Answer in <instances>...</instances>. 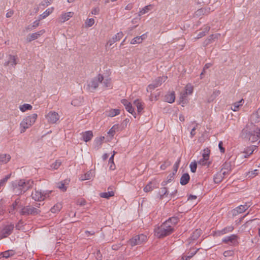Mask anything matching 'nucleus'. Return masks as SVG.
<instances>
[{
	"label": "nucleus",
	"mask_w": 260,
	"mask_h": 260,
	"mask_svg": "<svg viewBox=\"0 0 260 260\" xmlns=\"http://www.w3.org/2000/svg\"><path fill=\"white\" fill-rule=\"evenodd\" d=\"M94 23V20L93 18H90L86 20L85 22V24L88 27H91L92 26Z\"/></svg>",
	"instance_id": "nucleus-53"
},
{
	"label": "nucleus",
	"mask_w": 260,
	"mask_h": 260,
	"mask_svg": "<svg viewBox=\"0 0 260 260\" xmlns=\"http://www.w3.org/2000/svg\"><path fill=\"white\" fill-rule=\"evenodd\" d=\"M210 27L209 25H205L202 31V35H198L197 38L199 39L205 36L209 31Z\"/></svg>",
	"instance_id": "nucleus-34"
},
{
	"label": "nucleus",
	"mask_w": 260,
	"mask_h": 260,
	"mask_svg": "<svg viewBox=\"0 0 260 260\" xmlns=\"http://www.w3.org/2000/svg\"><path fill=\"white\" fill-rule=\"evenodd\" d=\"M220 36L219 34H216L214 35H210L204 42V44L205 46H207L209 44H210L215 39H218V38Z\"/></svg>",
	"instance_id": "nucleus-19"
},
{
	"label": "nucleus",
	"mask_w": 260,
	"mask_h": 260,
	"mask_svg": "<svg viewBox=\"0 0 260 260\" xmlns=\"http://www.w3.org/2000/svg\"><path fill=\"white\" fill-rule=\"evenodd\" d=\"M61 208V204L60 203H57L51 208L50 211L52 213H55L59 212Z\"/></svg>",
	"instance_id": "nucleus-36"
},
{
	"label": "nucleus",
	"mask_w": 260,
	"mask_h": 260,
	"mask_svg": "<svg viewBox=\"0 0 260 260\" xmlns=\"http://www.w3.org/2000/svg\"><path fill=\"white\" fill-rule=\"evenodd\" d=\"M118 125H114L109 130V131L108 132V134L111 137H112L115 135V134L116 133V131H118Z\"/></svg>",
	"instance_id": "nucleus-42"
},
{
	"label": "nucleus",
	"mask_w": 260,
	"mask_h": 260,
	"mask_svg": "<svg viewBox=\"0 0 260 260\" xmlns=\"http://www.w3.org/2000/svg\"><path fill=\"white\" fill-rule=\"evenodd\" d=\"M170 165L171 162L170 161H165L160 166V168L162 170H165L168 166H169Z\"/></svg>",
	"instance_id": "nucleus-61"
},
{
	"label": "nucleus",
	"mask_w": 260,
	"mask_h": 260,
	"mask_svg": "<svg viewBox=\"0 0 260 260\" xmlns=\"http://www.w3.org/2000/svg\"><path fill=\"white\" fill-rule=\"evenodd\" d=\"M242 135L244 138L248 139L252 143L258 141L260 142V128L258 127L249 128L246 127L242 130Z\"/></svg>",
	"instance_id": "nucleus-2"
},
{
	"label": "nucleus",
	"mask_w": 260,
	"mask_h": 260,
	"mask_svg": "<svg viewBox=\"0 0 260 260\" xmlns=\"http://www.w3.org/2000/svg\"><path fill=\"white\" fill-rule=\"evenodd\" d=\"M82 100V99H81L80 101L75 99L72 101L71 104H72V105H73L75 106H78L80 105V104L81 103Z\"/></svg>",
	"instance_id": "nucleus-59"
},
{
	"label": "nucleus",
	"mask_w": 260,
	"mask_h": 260,
	"mask_svg": "<svg viewBox=\"0 0 260 260\" xmlns=\"http://www.w3.org/2000/svg\"><path fill=\"white\" fill-rule=\"evenodd\" d=\"M34 181L31 180H20L12 183L13 191L17 194L24 193L29 188H31Z\"/></svg>",
	"instance_id": "nucleus-1"
},
{
	"label": "nucleus",
	"mask_w": 260,
	"mask_h": 260,
	"mask_svg": "<svg viewBox=\"0 0 260 260\" xmlns=\"http://www.w3.org/2000/svg\"><path fill=\"white\" fill-rule=\"evenodd\" d=\"M234 229V228L233 226L230 225L225 227V228L223 229L222 230L219 231L216 233V234L220 236L221 235H224L226 233L231 232L233 231Z\"/></svg>",
	"instance_id": "nucleus-21"
},
{
	"label": "nucleus",
	"mask_w": 260,
	"mask_h": 260,
	"mask_svg": "<svg viewBox=\"0 0 260 260\" xmlns=\"http://www.w3.org/2000/svg\"><path fill=\"white\" fill-rule=\"evenodd\" d=\"M9 59L11 60V63L12 66H15L17 62L16 61V57L15 56L10 55Z\"/></svg>",
	"instance_id": "nucleus-55"
},
{
	"label": "nucleus",
	"mask_w": 260,
	"mask_h": 260,
	"mask_svg": "<svg viewBox=\"0 0 260 260\" xmlns=\"http://www.w3.org/2000/svg\"><path fill=\"white\" fill-rule=\"evenodd\" d=\"M53 10V8L48 9L46 10L42 14L40 15L39 16V20L45 19L46 17L49 16L51 13H52Z\"/></svg>",
	"instance_id": "nucleus-27"
},
{
	"label": "nucleus",
	"mask_w": 260,
	"mask_h": 260,
	"mask_svg": "<svg viewBox=\"0 0 260 260\" xmlns=\"http://www.w3.org/2000/svg\"><path fill=\"white\" fill-rule=\"evenodd\" d=\"M14 228V224L12 223L5 225L1 232L2 238H6L10 235L12 233Z\"/></svg>",
	"instance_id": "nucleus-11"
},
{
	"label": "nucleus",
	"mask_w": 260,
	"mask_h": 260,
	"mask_svg": "<svg viewBox=\"0 0 260 260\" xmlns=\"http://www.w3.org/2000/svg\"><path fill=\"white\" fill-rule=\"evenodd\" d=\"M11 159V156L9 154H0V163L7 164Z\"/></svg>",
	"instance_id": "nucleus-24"
},
{
	"label": "nucleus",
	"mask_w": 260,
	"mask_h": 260,
	"mask_svg": "<svg viewBox=\"0 0 260 260\" xmlns=\"http://www.w3.org/2000/svg\"><path fill=\"white\" fill-rule=\"evenodd\" d=\"M175 175V173L173 172L172 173V174H170L169 176L168 177V180L167 181H164L162 183H161V185L162 186H165L167 185V184L168 183V182H171V181L172 180V178H173L174 176Z\"/></svg>",
	"instance_id": "nucleus-47"
},
{
	"label": "nucleus",
	"mask_w": 260,
	"mask_h": 260,
	"mask_svg": "<svg viewBox=\"0 0 260 260\" xmlns=\"http://www.w3.org/2000/svg\"><path fill=\"white\" fill-rule=\"evenodd\" d=\"M242 103H243V100H241L239 102H235L233 104V105L231 107V109L233 111H237L239 110L240 106H241L243 104Z\"/></svg>",
	"instance_id": "nucleus-33"
},
{
	"label": "nucleus",
	"mask_w": 260,
	"mask_h": 260,
	"mask_svg": "<svg viewBox=\"0 0 260 260\" xmlns=\"http://www.w3.org/2000/svg\"><path fill=\"white\" fill-rule=\"evenodd\" d=\"M201 234V230L200 229L196 230L190 237L189 240L194 241L197 240Z\"/></svg>",
	"instance_id": "nucleus-28"
},
{
	"label": "nucleus",
	"mask_w": 260,
	"mask_h": 260,
	"mask_svg": "<svg viewBox=\"0 0 260 260\" xmlns=\"http://www.w3.org/2000/svg\"><path fill=\"white\" fill-rule=\"evenodd\" d=\"M104 87H111V80L109 79H103L102 83H101Z\"/></svg>",
	"instance_id": "nucleus-46"
},
{
	"label": "nucleus",
	"mask_w": 260,
	"mask_h": 260,
	"mask_svg": "<svg viewBox=\"0 0 260 260\" xmlns=\"http://www.w3.org/2000/svg\"><path fill=\"white\" fill-rule=\"evenodd\" d=\"M223 178V176H222L221 172L217 173L214 176V181L215 183H219L222 181Z\"/></svg>",
	"instance_id": "nucleus-35"
},
{
	"label": "nucleus",
	"mask_w": 260,
	"mask_h": 260,
	"mask_svg": "<svg viewBox=\"0 0 260 260\" xmlns=\"http://www.w3.org/2000/svg\"><path fill=\"white\" fill-rule=\"evenodd\" d=\"M238 236L236 235H232L230 236L225 237L222 239V242L224 243L231 242L233 245H236L237 243Z\"/></svg>",
	"instance_id": "nucleus-14"
},
{
	"label": "nucleus",
	"mask_w": 260,
	"mask_h": 260,
	"mask_svg": "<svg viewBox=\"0 0 260 260\" xmlns=\"http://www.w3.org/2000/svg\"><path fill=\"white\" fill-rule=\"evenodd\" d=\"M158 187V183L155 181H151L144 187V191L146 192L152 191L154 188Z\"/></svg>",
	"instance_id": "nucleus-17"
},
{
	"label": "nucleus",
	"mask_w": 260,
	"mask_h": 260,
	"mask_svg": "<svg viewBox=\"0 0 260 260\" xmlns=\"http://www.w3.org/2000/svg\"><path fill=\"white\" fill-rule=\"evenodd\" d=\"M175 100V92L174 91L169 93L165 95V101L169 103H173Z\"/></svg>",
	"instance_id": "nucleus-22"
},
{
	"label": "nucleus",
	"mask_w": 260,
	"mask_h": 260,
	"mask_svg": "<svg viewBox=\"0 0 260 260\" xmlns=\"http://www.w3.org/2000/svg\"><path fill=\"white\" fill-rule=\"evenodd\" d=\"M167 78V76H165L158 77L153 81L152 84L148 85L147 88V92H151L155 88L160 86L163 82H165Z\"/></svg>",
	"instance_id": "nucleus-8"
},
{
	"label": "nucleus",
	"mask_w": 260,
	"mask_h": 260,
	"mask_svg": "<svg viewBox=\"0 0 260 260\" xmlns=\"http://www.w3.org/2000/svg\"><path fill=\"white\" fill-rule=\"evenodd\" d=\"M19 202V201L18 199L15 200L14 203L12 205V206L10 207V209H9L10 213H11L12 214L14 213V211L16 209V208L17 206L18 205Z\"/></svg>",
	"instance_id": "nucleus-45"
},
{
	"label": "nucleus",
	"mask_w": 260,
	"mask_h": 260,
	"mask_svg": "<svg viewBox=\"0 0 260 260\" xmlns=\"http://www.w3.org/2000/svg\"><path fill=\"white\" fill-rule=\"evenodd\" d=\"M126 110L130 113H131L135 118L136 117V113L134 111V109L133 108L131 104L125 108Z\"/></svg>",
	"instance_id": "nucleus-49"
},
{
	"label": "nucleus",
	"mask_w": 260,
	"mask_h": 260,
	"mask_svg": "<svg viewBox=\"0 0 260 260\" xmlns=\"http://www.w3.org/2000/svg\"><path fill=\"white\" fill-rule=\"evenodd\" d=\"M193 90V87L191 84H187L186 86L185 92L180 97V99H182V102H183V99L186 98L187 94H191L192 93Z\"/></svg>",
	"instance_id": "nucleus-18"
},
{
	"label": "nucleus",
	"mask_w": 260,
	"mask_h": 260,
	"mask_svg": "<svg viewBox=\"0 0 260 260\" xmlns=\"http://www.w3.org/2000/svg\"><path fill=\"white\" fill-rule=\"evenodd\" d=\"M15 253V252L13 250H9L1 253L0 255H2L3 257L8 258L14 255Z\"/></svg>",
	"instance_id": "nucleus-32"
},
{
	"label": "nucleus",
	"mask_w": 260,
	"mask_h": 260,
	"mask_svg": "<svg viewBox=\"0 0 260 260\" xmlns=\"http://www.w3.org/2000/svg\"><path fill=\"white\" fill-rule=\"evenodd\" d=\"M123 34L122 32H119L116 35H115L114 37H113L111 39H110L107 42V45L110 46H112L115 42L120 40L123 37Z\"/></svg>",
	"instance_id": "nucleus-16"
},
{
	"label": "nucleus",
	"mask_w": 260,
	"mask_h": 260,
	"mask_svg": "<svg viewBox=\"0 0 260 260\" xmlns=\"http://www.w3.org/2000/svg\"><path fill=\"white\" fill-rule=\"evenodd\" d=\"M251 206L250 203H246L244 205H240L233 210V214L236 216L239 214L243 213Z\"/></svg>",
	"instance_id": "nucleus-12"
},
{
	"label": "nucleus",
	"mask_w": 260,
	"mask_h": 260,
	"mask_svg": "<svg viewBox=\"0 0 260 260\" xmlns=\"http://www.w3.org/2000/svg\"><path fill=\"white\" fill-rule=\"evenodd\" d=\"M134 104L137 108V111L139 113H141L143 110V104L139 100H136L134 101Z\"/></svg>",
	"instance_id": "nucleus-31"
},
{
	"label": "nucleus",
	"mask_w": 260,
	"mask_h": 260,
	"mask_svg": "<svg viewBox=\"0 0 260 260\" xmlns=\"http://www.w3.org/2000/svg\"><path fill=\"white\" fill-rule=\"evenodd\" d=\"M257 174V170H254L251 172H248L247 174V176L248 177L253 178Z\"/></svg>",
	"instance_id": "nucleus-57"
},
{
	"label": "nucleus",
	"mask_w": 260,
	"mask_h": 260,
	"mask_svg": "<svg viewBox=\"0 0 260 260\" xmlns=\"http://www.w3.org/2000/svg\"><path fill=\"white\" fill-rule=\"evenodd\" d=\"M45 30L42 29V30H41L37 32L29 34L27 37V40L29 42H31L32 41L38 39L39 37H40L44 33H45Z\"/></svg>",
	"instance_id": "nucleus-13"
},
{
	"label": "nucleus",
	"mask_w": 260,
	"mask_h": 260,
	"mask_svg": "<svg viewBox=\"0 0 260 260\" xmlns=\"http://www.w3.org/2000/svg\"><path fill=\"white\" fill-rule=\"evenodd\" d=\"M190 177L188 174L185 173L183 174L180 179L181 184L184 185H186L189 181Z\"/></svg>",
	"instance_id": "nucleus-26"
},
{
	"label": "nucleus",
	"mask_w": 260,
	"mask_h": 260,
	"mask_svg": "<svg viewBox=\"0 0 260 260\" xmlns=\"http://www.w3.org/2000/svg\"><path fill=\"white\" fill-rule=\"evenodd\" d=\"M197 165L196 162H192L190 164V170L192 172L194 173L196 171Z\"/></svg>",
	"instance_id": "nucleus-56"
},
{
	"label": "nucleus",
	"mask_w": 260,
	"mask_h": 260,
	"mask_svg": "<svg viewBox=\"0 0 260 260\" xmlns=\"http://www.w3.org/2000/svg\"><path fill=\"white\" fill-rule=\"evenodd\" d=\"M38 115L37 114H32L24 118L20 123V133H24L26 129L29 128L35 122Z\"/></svg>",
	"instance_id": "nucleus-4"
},
{
	"label": "nucleus",
	"mask_w": 260,
	"mask_h": 260,
	"mask_svg": "<svg viewBox=\"0 0 260 260\" xmlns=\"http://www.w3.org/2000/svg\"><path fill=\"white\" fill-rule=\"evenodd\" d=\"M48 122L49 123H55L59 119V116L58 114L55 111H50L45 116Z\"/></svg>",
	"instance_id": "nucleus-10"
},
{
	"label": "nucleus",
	"mask_w": 260,
	"mask_h": 260,
	"mask_svg": "<svg viewBox=\"0 0 260 260\" xmlns=\"http://www.w3.org/2000/svg\"><path fill=\"white\" fill-rule=\"evenodd\" d=\"M96 258L97 260H102V256L100 250H98L96 254Z\"/></svg>",
	"instance_id": "nucleus-63"
},
{
	"label": "nucleus",
	"mask_w": 260,
	"mask_h": 260,
	"mask_svg": "<svg viewBox=\"0 0 260 260\" xmlns=\"http://www.w3.org/2000/svg\"><path fill=\"white\" fill-rule=\"evenodd\" d=\"M92 137L93 134L91 131H87L83 134V139L85 142L90 141Z\"/></svg>",
	"instance_id": "nucleus-30"
},
{
	"label": "nucleus",
	"mask_w": 260,
	"mask_h": 260,
	"mask_svg": "<svg viewBox=\"0 0 260 260\" xmlns=\"http://www.w3.org/2000/svg\"><path fill=\"white\" fill-rule=\"evenodd\" d=\"M234 252L233 250H227L224 252L223 255L225 257H230L233 256Z\"/></svg>",
	"instance_id": "nucleus-58"
},
{
	"label": "nucleus",
	"mask_w": 260,
	"mask_h": 260,
	"mask_svg": "<svg viewBox=\"0 0 260 260\" xmlns=\"http://www.w3.org/2000/svg\"><path fill=\"white\" fill-rule=\"evenodd\" d=\"M147 240V236L144 234L136 235L128 241L129 244L132 246L140 245Z\"/></svg>",
	"instance_id": "nucleus-7"
},
{
	"label": "nucleus",
	"mask_w": 260,
	"mask_h": 260,
	"mask_svg": "<svg viewBox=\"0 0 260 260\" xmlns=\"http://www.w3.org/2000/svg\"><path fill=\"white\" fill-rule=\"evenodd\" d=\"M231 162L225 161L222 165L221 170L222 171L226 170V171H229V170H231Z\"/></svg>",
	"instance_id": "nucleus-43"
},
{
	"label": "nucleus",
	"mask_w": 260,
	"mask_h": 260,
	"mask_svg": "<svg viewBox=\"0 0 260 260\" xmlns=\"http://www.w3.org/2000/svg\"><path fill=\"white\" fill-rule=\"evenodd\" d=\"M210 153V150L208 148L205 149L203 150V153L202 154V156L204 157V159H209V155Z\"/></svg>",
	"instance_id": "nucleus-44"
},
{
	"label": "nucleus",
	"mask_w": 260,
	"mask_h": 260,
	"mask_svg": "<svg viewBox=\"0 0 260 260\" xmlns=\"http://www.w3.org/2000/svg\"><path fill=\"white\" fill-rule=\"evenodd\" d=\"M151 5L146 6L144 7L139 12V15H143L147 13L148 11L150 10Z\"/></svg>",
	"instance_id": "nucleus-48"
},
{
	"label": "nucleus",
	"mask_w": 260,
	"mask_h": 260,
	"mask_svg": "<svg viewBox=\"0 0 260 260\" xmlns=\"http://www.w3.org/2000/svg\"><path fill=\"white\" fill-rule=\"evenodd\" d=\"M40 210L39 209L31 206L24 207L20 211V214L23 215H36L40 214Z\"/></svg>",
	"instance_id": "nucleus-9"
},
{
	"label": "nucleus",
	"mask_w": 260,
	"mask_h": 260,
	"mask_svg": "<svg viewBox=\"0 0 260 260\" xmlns=\"http://www.w3.org/2000/svg\"><path fill=\"white\" fill-rule=\"evenodd\" d=\"M11 174H8L0 181V185L4 186L8 180L10 178Z\"/></svg>",
	"instance_id": "nucleus-51"
},
{
	"label": "nucleus",
	"mask_w": 260,
	"mask_h": 260,
	"mask_svg": "<svg viewBox=\"0 0 260 260\" xmlns=\"http://www.w3.org/2000/svg\"><path fill=\"white\" fill-rule=\"evenodd\" d=\"M178 218L176 217H172L166 221V222H169V225H172L173 229H174V226L178 222Z\"/></svg>",
	"instance_id": "nucleus-38"
},
{
	"label": "nucleus",
	"mask_w": 260,
	"mask_h": 260,
	"mask_svg": "<svg viewBox=\"0 0 260 260\" xmlns=\"http://www.w3.org/2000/svg\"><path fill=\"white\" fill-rule=\"evenodd\" d=\"M100 9L99 8H95L93 9L91 13L93 15H98L99 13Z\"/></svg>",
	"instance_id": "nucleus-64"
},
{
	"label": "nucleus",
	"mask_w": 260,
	"mask_h": 260,
	"mask_svg": "<svg viewBox=\"0 0 260 260\" xmlns=\"http://www.w3.org/2000/svg\"><path fill=\"white\" fill-rule=\"evenodd\" d=\"M67 180H64L63 182H59L57 184V187L63 191L67 190V187L65 186V184L67 183Z\"/></svg>",
	"instance_id": "nucleus-40"
},
{
	"label": "nucleus",
	"mask_w": 260,
	"mask_h": 260,
	"mask_svg": "<svg viewBox=\"0 0 260 260\" xmlns=\"http://www.w3.org/2000/svg\"><path fill=\"white\" fill-rule=\"evenodd\" d=\"M146 38V35L145 34H143L141 36H138L134 38L131 42L132 44H139L142 43L143 40H145Z\"/></svg>",
	"instance_id": "nucleus-20"
},
{
	"label": "nucleus",
	"mask_w": 260,
	"mask_h": 260,
	"mask_svg": "<svg viewBox=\"0 0 260 260\" xmlns=\"http://www.w3.org/2000/svg\"><path fill=\"white\" fill-rule=\"evenodd\" d=\"M32 108V106L28 104H24L19 107L20 110L23 112L27 110H31Z\"/></svg>",
	"instance_id": "nucleus-41"
},
{
	"label": "nucleus",
	"mask_w": 260,
	"mask_h": 260,
	"mask_svg": "<svg viewBox=\"0 0 260 260\" xmlns=\"http://www.w3.org/2000/svg\"><path fill=\"white\" fill-rule=\"evenodd\" d=\"M61 164V161L59 160H56L55 162L52 164L51 167L54 170H56L59 167Z\"/></svg>",
	"instance_id": "nucleus-52"
},
{
	"label": "nucleus",
	"mask_w": 260,
	"mask_h": 260,
	"mask_svg": "<svg viewBox=\"0 0 260 260\" xmlns=\"http://www.w3.org/2000/svg\"><path fill=\"white\" fill-rule=\"evenodd\" d=\"M160 199H162L168 195V191L166 187H164L160 189L158 193Z\"/></svg>",
	"instance_id": "nucleus-25"
},
{
	"label": "nucleus",
	"mask_w": 260,
	"mask_h": 260,
	"mask_svg": "<svg viewBox=\"0 0 260 260\" xmlns=\"http://www.w3.org/2000/svg\"><path fill=\"white\" fill-rule=\"evenodd\" d=\"M103 79L104 77L102 75H98L97 76L88 82L86 88V90L90 92H93L98 87L99 84L102 83Z\"/></svg>",
	"instance_id": "nucleus-5"
},
{
	"label": "nucleus",
	"mask_w": 260,
	"mask_h": 260,
	"mask_svg": "<svg viewBox=\"0 0 260 260\" xmlns=\"http://www.w3.org/2000/svg\"><path fill=\"white\" fill-rule=\"evenodd\" d=\"M52 192L51 190H46L44 192H42L39 190L35 189L31 193V198L35 201H41L49 197V194Z\"/></svg>",
	"instance_id": "nucleus-6"
},
{
	"label": "nucleus",
	"mask_w": 260,
	"mask_h": 260,
	"mask_svg": "<svg viewBox=\"0 0 260 260\" xmlns=\"http://www.w3.org/2000/svg\"><path fill=\"white\" fill-rule=\"evenodd\" d=\"M180 162V158L178 159L177 161L176 162V163L174 164V165L173 166L174 171L175 173H176L177 172V170H178V168L179 167V165Z\"/></svg>",
	"instance_id": "nucleus-60"
},
{
	"label": "nucleus",
	"mask_w": 260,
	"mask_h": 260,
	"mask_svg": "<svg viewBox=\"0 0 260 260\" xmlns=\"http://www.w3.org/2000/svg\"><path fill=\"white\" fill-rule=\"evenodd\" d=\"M120 113V110L119 109H111L108 111H106V115L108 117H113Z\"/></svg>",
	"instance_id": "nucleus-23"
},
{
	"label": "nucleus",
	"mask_w": 260,
	"mask_h": 260,
	"mask_svg": "<svg viewBox=\"0 0 260 260\" xmlns=\"http://www.w3.org/2000/svg\"><path fill=\"white\" fill-rule=\"evenodd\" d=\"M74 14V13L73 12L62 13L59 18V21L61 23H64L72 18Z\"/></svg>",
	"instance_id": "nucleus-15"
},
{
	"label": "nucleus",
	"mask_w": 260,
	"mask_h": 260,
	"mask_svg": "<svg viewBox=\"0 0 260 260\" xmlns=\"http://www.w3.org/2000/svg\"><path fill=\"white\" fill-rule=\"evenodd\" d=\"M208 159H204V157L201 159L199 161H198V164L202 166H209L210 162H208Z\"/></svg>",
	"instance_id": "nucleus-50"
},
{
	"label": "nucleus",
	"mask_w": 260,
	"mask_h": 260,
	"mask_svg": "<svg viewBox=\"0 0 260 260\" xmlns=\"http://www.w3.org/2000/svg\"><path fill=\"white\" fill-rule=\"evenodd\" d=\"M114 196V193L113 191L108 192H102L100 193V197L103 198L109 199L111 197Z\"/></svg>",
	"instance_id": "nucleus-37"
},
{
	"label": "nucleus",
	"mask_w": 260,
	"mask_h": 260,
	"mask_svg": "<svg viewBox=\"0 0 260 260\" xmlns=\"http://www.w3.org/2000/svg\"><path fill=\"white\" fill-rule=\"evenodd\" d=\"M199 250V248L196 250H195L194 249H190V251L187 253V254H188L189 258H191L194 255L196 254V253L198 252Z\"/></svg>",
	"instance_id": "nucleus-54"
},
{
	"label": "nucleus",
	"mask_w": 260,
	"mask_h": 260,
	"mask_svg": "<svg viewBox=\"0 0 260 260\" xmlns=\"http://www.w3.org/2000/svg\"><path fill=\"white\" fill-rule=\"evenodd\" d=\"M93 176L91 171H90L86 173H85L84 175H82L81 177V180H86L90 179Z\"/></svg>",
	"instance_id": "nucleus-39"
},
{
	"label": "nucleus",
	"mask_w": 260,
	"mask_h": 260,
	"mask_svg": "<svg viewBox=\"0 0 260 260\" xmlns=\"http://www.w3.org/2000/svg\"><path fill=\"white\" fill-rule=\"evenodd\" d=\"M172 225H169V222H164L159 227L155 229V235L159 238H161L169 235L173 232Z\"/></svg>",
	"instance_id": "nucleus-3"
},
{
	"label": "nucleus",
	"mask_w": 260,
	"mask_h": 260,
	"mask_svg": "<svg viewBox=\"0 0 260 260\" xmlns=\"http://www.w3.org/2000/svg\"><path fill=\"white\" fill-rule=\"evenodd\" d=\"M253 149L252 147L248 148L246 150L241 153L240 154L242 155L241 157L242 158H246L250 155L253 153Z\"/></svg>",
	"instance_id": "nucleus-29"
},
{
	"label": "nucleus",
	"mask_w": 260,
	"mask_h": 260,
	"mask_svg": "<svg viewBox=\"0 0 260 260\" xmlns=\"http://www.w3.org/2000/svg\"><path fill=\"white\" fill-rule=\"evenodd\" d=\"M218 147L220 149V151L221 153H224L225 149L223 147V143L222 141L219 142L218 144Z\"/></svg>",
	"instance_id": "nucleus-62"
}]
</instances>
